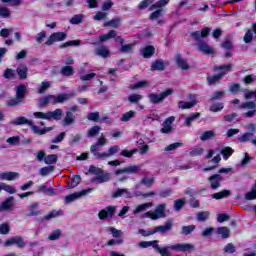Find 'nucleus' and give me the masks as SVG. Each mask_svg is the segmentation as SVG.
<instances>
[{"instance_id": "47", "label": "nucleus", "mask_w": 256, "mask_h": 256, "mask_svg": "<svg viewBox=\"0 0 256 256\" xmlns=\"http://www.w3.org/2000/svg\"><path fill=\"white\" fill-rule=\"evenodd\" d=\"M199 117H201V114L196 112L190 115L188 118H186L185 120L186 127H191V124L193 123V121H195L196 119H199Z\"/></svg>"}, {"instance_id": "23", "label": "nucleus", "mask_w": 256, "mask_h": 256, "mask_svg": "<svg viewBox=\"0 0 256 256\" xmlns=\"http://www.w3.org/2000/svg\"><path fill=\"white\" fill-rule=\"evenodd\" d=\"M63 118V110L58 108L54 111L48 112V121H51V119H54V121H61Z\"/></svg>"}, {"instance_id": "5", "label": "nucleus", "mask_w": 256, "mask_h": 256, "mask_svg": "<svg viewBox=\"0 0 256 256\" xmlns=\"http://www.w3.org/2000/svg\"><path fill=\"white\" fill-rule=\"evenodd\" d=\"M169 95H173V89H167L161 94L151 93L148 95V97L152 103L156 104V103H162V101H165V99H167Z\"/></svg>"}, {"instance_id": "17", "label": "nucleus", "mask_w": 256, "mask_h": 256, "mask_svg": "<svg viewBox=\"0 0 256 256\" xmlns=\"http://www.w3.org/2000/svg\"><path fill=\"white\" fill-rule=\"evenodd\" d=\"M212 189H219L221 187V182L223 181V176L219 174H214L208 178Z\"/></svg>"}, {"instance_id": "57", "label": "nucleus", "mask_w": 256, "mask_h": 256, "mask_svg": "<svg viewBox=\"0 0 256 256\" xmlns=\"http://www.w3.org/2000/svg\"><path fill=\"white\" fill-rule=\"evenodd\" d=\"M55 170V167L53 166H46L40 169V175H42L43 177L49 175V173H53V171Z\"/></svg>"}, {"instance_id": "59", "label": "nucleus", "mask_w": 256, "mask_h": 256, "mask_svg": "<svg viewBox=\"0 0 256 256\" xmlns=\"http://www.w3.org/2000/svg\"><path fill=\"white\" fill-rule=\"evenodd\" d=\"M229 91H230V93H233V95H237V93H239V91H241V84H239V83H233V84L229 87Z\"/></svg>"}, {"instance_id": "37", "label": "nucleus", "mask_w": 256, "mask_h": 256, "mask_svg": "<svg viewBox=\"0 0 256 256\" xmlns=\"http://www.w3.org/2000/svg\"><path fill=\"white\" fill-rule=\"evenodd\" d=\"M216 233L218 235H221L222 239H229V236L231 235V230H229L227 227H219Z\"/></svg>"}, {"instance_id": "11", "label": "nucleus", "mask_w": 256, "mask_h": 256, "mask_svg": "<svg viewBox=\"0 0 256 256\" xmlns=\"http://www.w3.org/2000/svg\"><path fill=\"white\" fill-rule=\"evenodd\" d=\"M170 249L172 251L187 253V251H193V249H195V246L193 244L182 243V244L171 245Z\"/></svg>"}, {"instance_id": "27", "label": "nucleus", "mask_w": 256, "mask_h": 256, "mask_svg": "<svg viewBox=\"0 0 256 256\" xmlns=\"http://www.w3.org/2000/svg\"><path fill=\"white\" fill-rule=\"evenodd\" d=\"M150 207H153V202L140 204L133 210V214L137 215L139 213H144V211H147V209H149Z\"/></svg>"}, {"instance_id": "15", "label": "nucleus", "mask_w": 256, "mask_h": 256, "mask_svg": "<svg viewBox=\"0 0 256 256\" xmlns=\"http://www.w3.org/2000/svg\"><path fill=\"white\" fill-rule=\"evenodd\" d=\"M173 123H175V117L170 116L168 117L162 124L161 133L169 134L173 131Z\"/></svg>"}, {"instance_id": "7", "label": "nucleus", "mask_w": 256, "mask_h": 256, "mask_svg": "<svg viewBox=\"0 0 256 256\" xmlns=\"http://www.w3.org/2000/svg\"><path fill=\"white\" fill-rule=\"evenodd\" d=\"M67 39V33L65 32H54L52 33L47 41L44 43V45L51 46L53 43H57L60 41H65Z\"/></svg>"}, {"instance_id": "62", "label": "nucleus", "mask_w": 256, "mask_h": 256, "mask_svg": "<svg viewBox=\"0 0 256 256\" xmlns=\"http://www.w3.org/2000/svg\"><path fill=\"white\" fill-rule=\"evenodd\" d=\"M3 77L5 79H13V77H15V70L11 69V68H7L4 71Z\"/></svg>"}, {"instance_id": "9", "label": "nucleus", "mask_w": 256, "mask_h": 256, "mask_svg": "<svg viewBox=\"0 0 256 256\" xmlns=\"http://www.w3.org/2000/svg\"><path fill=\"white\" fill-rule=\"evenodd\" d=\"M116 211H117V207L108 206L99 212L98 217L101 220L111 219L113 215H115Z\"/></svg>"}, {"instance_id": "55", "label": "nucleus", "mask_w": 256, "mask_h": 256, "mask_svg": "<svg viewBox=\"0 0 256 256\" xmlns=\"http://www.w3.org/2000/svg\"><path fill=\"white\" fill-rule=\"evenodd\" d=\"M196 217H197V221H200V222L207 221V219H209V212L207 211L198 212Z\"/></svg>"}, {"instance_id": "38", "label": "nucleus", "mask_w": 256, "mask_h": 256, "mask_svg": "<svg viewBox=\"0 0 256 256\" xmlns=\"http://www.w3.org/2000/svg\"><path fill=\"white\" fill-rule=\"evenodd\" d=\"M0 189L2 191H6V193H9L10 195L17 193V189H15V187H13L7 183H0Z\"/></svg>"}, {"instance_id": "33", "label": "nucleus", "mask_w": 256, "mask_h": 256, "mask_svg": "<svg viewBox=\"0 0 256 256\" xmlns=\"http://www.w3.org/2000/svg\"><path fill=\"white\" fill-rule=\"evenodd\" d=\"M137 112L130 110L122 115L120 121L127 123V121H131V119H135Z\"/></svg>"}, {"instance_id": "2", "label": "nucleus", "mask_w": 256, "mask_h": 256, "mask_svg": "<svg viewBox=\"0 0 256 256\" xmlns=\"http://www.w3.org/2000/svg\"><path fill=\"white\" fill-rule=\"evenodd\" d=\"M233 67V64H227V65H221V66H215L214 71H222L218 75L210 76L207 78L208 85H213L215 83H219L229 71H231V68Z\"/></svg>"}, {"instance_id": "22", "label": "nucleus", "mask_w": 256, "mask_h": 256, "mask_svg": "<svg viewBox=\"0 0 256 256\" xmlns=\"http://www.w3.org/2000/svg\"><path fill=\"white\" fill-rule=\"evenodd\" d=\"M120 149L121 148L118 145L112 146L107 152H102L98 159H109V157H112L115 153H119Z\"/></svg>"}, {"instance_id": "31", "label": "nucleus", "mask_w": 256, "mask_h": 256, "mask_svg": "<svg viewBox=\"0 0 256 256\" xmlns=\"http://www.w3.org/2000/svg\"><path fill=\"white\" fill-rule=\"evenodd\" d=\"M63 215V210H52L46 216H44V221H49Z\"/></svg>"}, {"instance_id": "34", "label": "nucleus", "mask_w": 256, "mask_h": 256, "mask_svg": "<svg viewBox=\"0 0 256 256\" xmlns=\"http://www.w3.org/2000/svg\"><path fill=\"white\" fill-rule=\"evenodd\" d=\"M142 55L145 59H149L150 57H153L155 55V47L153 46H147L142 50Z\"/></svg>"}, {"instance_id": "63", "label": "nucleus", "mask_w": 256, "mask_h": 256, "mask_svg": "<svg viewBox=\"0 0 256 256\" xmlns=\"http://www.w3.org/2000/svg\"><path fill=\"white\" fill-rule=\"evenodd\" d=\"M245 199L247 201H253V199H256V189L252 188V190L245 195Z\"/></svg>"}, {"instance_id": "48", "label": "nucleus", "mask_w": 256, "mask_h": 256, "mask_svg": "<svg viewBox=\"0 0 256 256\" xmlns=\"http://www.w3.org/2000/svg\"><path fill=\"white\" fill-rule=\"evenodd\" d=\"M11 232V226L9 223L5 222L0 225V235H9Z\"/></svg>"}, {"instance_id": "53", "label": "nucleus", "mask_w": 256, "mask_h": 256, "mask_svg": "<svg viewBox=\"0 0 256 256\" xmlns=\"http://www.w3.org/2000/svg\"><path fill=\"white\" fill-rule=\"evenodd\" d=\"M83 17V14L74 15L70 20L71 25H79V23H83Z\"/></svg>"}, {"instance_id": "44", "label": "nucleus", "mask_w": 256, "mask_h": 256, "mask_svg": "<svg viewBox=\"0 0 256 256\" xmlns=\"http://www.w3.org/2000/svg\"><path fill=\"white\" fill-rule=\"evenodd\" d=\"M57 159V154H50L44 158V162L46 165H55V163H57Z\"/></svg>"}, {"instance_id": "49", "label": "nucleus", "mask_w": 256, "mask_h": 256, "mask_svg": "<svg viewBox=\"0 0 256 256\" xmlns=\"http://www.w3.org/2000/svg\"><path fill=\"white\" fill-rule=\"evenodd\" d=\"M197 227L195 225L183 226L181 235H191Z\"/></svg>"}, {"instance_id": "24", "label": "nucleus", "mask_w": 256, "mask_h": 256, "mask_svg": "<svg viewBox=\"0 0 256 256\" xmlns=\"http://www.w3.org/2000/svg\"><path fill=\"white\" fill-rule=\"evenodd\" d=\"M30 127L36 135H45V133H48V131H52L53 127H44L43 129L39 128V126L35 125V123L32 121V124H30Z\"/></svg>"}, {"instance_id": "30", "label": "nucleus", "mask_w": 256, "mask_h": 256, "mask_svg": "<svg viewBox=\"0 0 256 256\" xmlns=\"http://www.w3.org/2000/svg\"><path fill=\"white\" fill-rule=\"evenodd\" d=\"M151 71H165V63L163 60H156L151 65Z\"/></svg>"}, {"instance_id": "29", "label": "nucleus", "mask_w": 256, "mask_h": 256, "mask_svg": "<svg viewBox=\"0 0 256 256\" xmlns=\"http://www.w3.org/2000/svg\"><path fill=\"white\" fill-rule=\"evenodd\" d=\"M51 89V81H43L38 87L37 93L43 95L47 93V90Z\"/></svg>"}, {"instance_id": "19", "label": "nucleus", "mask_w": 256, "mask_h": 256, "mask_svg": "<svg viewBox=\"0 0 256 256\" xmlns=\"http://www.w3.org/2000/svg\"><path fill=\"white\" fill-rule=\"evenodd\" d=\"M173 229V220L166 221L165 225L157 226L154 228L155 233H167Z\"/></svg>"}, {"instance_id": "20", "label": "nucleus", "mask_w": 256, "mask_h": 256, "mask_svg": "<svg viewBox=\"0 0 256 256\" xmlns=\"http://www.w3.org/2000/svg\"><path fill=\"white\" fill-rule=\"evenodd\" d=\"M112 197H114V199H117L119 197L131 199V192L127 188H119L112 194Z\"/></svg>"}, {"instance_id": "1", "label": "nucleus", "mask_w": 256, "mask_h": 256, "mask_svg": "<svg viewBox=\"0 0 256 256\" xmlns=\"http://www.w3.org/2000/svg\"><path fill=\"white\" fill-rule=\"evenodd\" d=\"M211 33V28L204 27L201 31H195L191 33L192 39L195 41H199V43L196 44V47L200 53H203V55H215L217 51H215V48L213 46H210L205 41H201V39H205L206 37H209V34Z\"/></svg>"}, {"instance_id": "40", "label": "nucleus", "mask_w": 256, "mask_h": 256, "mask_svg": "<svg viewBox=\"0 0 256 256\" xmlns=\"http://www.w3.org/2000/svg\"><path fill=\"white\" fill-rule=\"evenodd\" d=\"M201 141H209V139H215V131L208 130L200 135Z\"/></svg>"}, {"instance_id": "35", "label": "nucleus", "mask_w": 256, "mask_h": 256, "mask_svg": "<svg viewBox=\"0 0 256 256\" xmlns=\"http://www.w3.org/2000/svg\"><path fill=\"white\" fill-rule=\"evenodd\" d=\"M220 153L223 156V160L227 161V159H229V157H231V155H233V153H235V150H233V148L227 146V147L223 148L220 151Z\"/></svg>"}, {"instance_id": "52", "label": "nucleus", "mask_w": 256, "mask_h": 256, "mask_svg": "<svg viewBox=\"0 0 256 256\" xmlns=\"http://www.w3.org/2000/svg\"><path fill=\"white\" fill-rule=\"evenodd\" d=\"M17 73L20 79H27V66H20L17 68Z\"/></svg>"}, {"instance_id": "46", "label": "nucleus", "mask_w": 256, "mask_h": 256, "mask_svg": "<svg viewBox=\"0 0 256 256\" xmlns=\"http://www.w3.org/2000/svg\"><path fill=\"white\" fill-rule=\"evenodd\" d=\"M231 195V191L223 190L221 192L214 193L212 195L213 199H225V197H229Z\"/></svg>"}, {"instance_id": "50", "label": "nucleus", "mask_w": 256, "mask_h": 256, "mask_svg": "<svg viewBox=\"0 0 256 256\" xmlns=\"http://www.w3.org/2000/svg\"><path fill=\"white\" fill-rule=\"evenodd\" d=\"M119 23H121V18H114L110 21L104 23V27H119Z\"/></svg>"}, {"instance_id": "18", "label": "nucleus", "mask_w": 256, "mask_h": 256, "mask_svg": "<svg viewBox=\"0 0 256 256\" xmlns=\"http://www.w3.org/2000/svg\"><path fill=\"white\" fill-rule=\"evenodd\" d=\"M15 179H19V173L0 172V181H15Z\"/></svg>"}, {"instance_id": "60", "label": "nucleus", "mask_w": 256, "mask_h": 256, "mask_svg": "<svg viewBox=\"0 0 256 256\" xmlns=\"http://www.w3.org/2000/svg\"><path fill=\"white\" fill-rule=\"evenodd\" d=\"M59 237H61V230L57 229L54 230L48 237V239L50 241H57V239H59Z\"/></svg>"}, {"instance_id": "13", "label": "nucleus", "mask_w": 256, "mask_h": 256, "mask_svg": "<svg viewBox=\"0 0 256 256\" xmlns=\"http://www.w3.org/2000/svg\"><path fill=\"white\" fill-rule=\"evenodd\" d=\"M92 189L82 190L80 192H76L73 194H70L65 197L66 203H72V201H76V199H81V197H85L88 193H91Z\"/></svg>"}, {"instance_id": "10", "label": "nucleus", "mask_w": 256, "mask_h": 256, "mask_svg": "<svg viewBox=\"0 0 256 256\" xmlns=\"http://www.w3.org/2000/svg\"><path fill=\"white\" fill-rule=\"evenodd\" d=\"M188 99H191L190 102L187 101H179L178 102V107L179 109H192V107H195L199 103L197 101V97L195 95H189Z\"/></svg>"}, {"instance_id": "56", "label": "nucleus", "mask_w": 256, "mask_h": 256, "mask_svg": "<svg viewBox=\"0 0 256 256\" xmlns=\"http://www.w3.org/2000/svg\"><path fill=\"white\" fill-rule=\"evenodd\" d=\"M203 151H204L203 148H201V147H196V148H193V149L189 152V155H190V157H199V155H203Z\"/></svg>"}, {"instance_id": "58", "label": "nucleus", "mask_w": 256, "mask_h": 256, "mask_svg": "<svg viewBox=\"0 0 256 256\" xmlns=\"http://www.w3.org/2000/svg\"><path fill=\"white\" fill-rule=\"evenodd\" d=\"M238 109H256L255 102H244L238 106Z\"/></svg>"}, {"instance_id": "14", "label": "nucleus", "mask_w": 256, "mask_h": 256, "mask_svg": "<svg viewBox=\"0 0 256 256\" xmlns=\"http://www.w3.org/2000/svg\"><path fill=\"white\" fill-rule=\"evenodd\" d=\"M73 97H75V93H63L58 96L53 95V105L65 103V101H69V99H73Z\"/></svg>"}, {"instance_id": "12", "label": "nucleus", "mask_w": 256, "mask_h": 256, "mask_svg": "<svg viewBox=\"0 0 256 256\" xmlns=\"http://www.w3.org/2000/svg\"><path fill=\"white\" fill-rule=\"evenodd\" d=\"M11 245H17V247L23 249V247H25V241H23V238L21 236H14L6 240L4 243L5 247H11Z\"/></svg>"}, {"instance_id": "45", "label": "nucleus", "mask_w": 256, "mask_h": 256, "mask_svg": "<svg viewBox=\"0 0 256 256\" xmlns=\"http://www.w3.org/2000/svg\"><path fill=\"white\" fill-rule=\"evenodd\" d=\"M79 183H81V176L76 175L72 178V181L68 183L67 188L75 189V187H77V185H79Z\"/></svg>"}, {"instance_id": "21", "label": "nucleus", "mask_w": 256, "mask_h": 256, "mask_svg": "<svg viewBox=\"0 0 256 256\" xmlns=\"http://www.w3.org/2000/svg\"><path fill=\"white\" fill-rule=\"evenodd\" d=\"M13 196H10L9 198H7L5 201H3L0 204V213L3 211H11V209H13V206L15 205L13 203Z\"/></svg>"}, {"instance_id": "6", "label": "nucleus", "mask_w": 256, "mask_h": 256, "mask_svg": "<svg viewBox=\"0 0 256 256\" xmlns=\"http://www.w3.org/2000/svg\"><path fill=\"white\" fill-rule=\"evenodd\" d=\"M104 145H107V138H105V136H102L98 138L97 142L90 147V152L92 153V155H94V157H96V159L101 157L100 156L101 152H99V147H104Z\"/></svg>"}, {"instance_id": "4", "label": "nucleus", "mask_w": 256, "mask_h": 256, "mask_svg": "<svg viewBox=\"0 0 256 256\" xmlns=\"http://www.w3.org/2000/svg\"><path fill=\"white\" fill-rule=\"evenodd\" d=\"M145 215L153 221L163 219L165 217V204H159L154 211H148Z\"/></svg>"}, {"instance_id": "39", "label": "nucleus", "mask_w": 256, "mask_h": 256, "mask_svg": "<svg viewBox=\"0 0 256 256\" xmlns=\"http://www.w3.org/2000/svg\"><path fill=\"white\" fill-rule=\"evenodd\" d=\"M27 91V87L25 85H20L18 86L16 90V97L20 100L23 101L25 99V93Z\"/></svg>"}, {"instance_id": "54", "label": "nucleus", "mask_w": 256, "mask_h": 256, "mask_svg": "<svg viewBox=\"0 0 256 256\" xmlns=\"http://www.w3.org/2000/svg\"><path fill=\"white\" fill-rule=\"evenodd\" d=\"M143 99V95L140 94H131L128 96L129 103H139Z\"/></svg>"}, {"instance_id": "25", "label": "nucleus", "mask_w": 256, "mask_h": 256, "mask_svg": "<svg viewBox=\"0 0 256 256\" xmlns=\"http://www.w3.org/2000/svg\"><path fill=\"white\" fill-rule=\"evenodd\" d=\"M176 63L180 69H183L184 71H187V69L190 68L189 63H187V60H185L183 57H181V54H177L176 57Z\"/></svg>"}, {"instance_id": "42", "label": "nucleus", "mask_w": 256, "mask_h": 256, "mask_svg": "<svg viewBox=\"0 0 256 256\" xmlns=\"http://www.w3.org/2000/svg\"><path fill=\"white\" fill-rule=\"evenodd\" d=\"M33 120H29L24 116H20L18 118H16V120L13 122L15 125H28L30 127V125H32Z\"/></svg>"}, {"instance_id": "32", "label": "nucleus", "mask_w": 256, "mask_h": 256, "mask_svg": "<svg viewBox=\"0 0 256 256\" xmlns=\"http://www.w3.org/2000/svg\"><path fill=\"white\" fill-rule=\"evenodd\" d=\"M61 75L64 77H71L75 74L73 66H63L60 70Z\"/></svg>"}, {"instance_id": "26", "label": "nucleus", "mask_w": 256, "mask_h": 256, "mask_svg": "<svg viewBox=\"0 0 256 256\" xmlns=\"http://www.w3.org/2000/svg\"><path fill=\"white\" fill-rule=\"evenodd\" d=\"M95 54L99 57H103L104 59H107V57H111L109 49L106 46H100L96 48Z\"/></svg>"}, {"instance_id": "16", "label": "nucleus", "mask_w": 256, "mask_h": 256, "mask_svg": "<svg viewBox=\"0 0 256 256\" xmlns=\"http://www.w3.org/2000/svg\"><path fill=\"white\" fill-rule=\"evenodd\" d=\"M27 211V217H37L39 215H43V211L39 210V203L37 202H33L31 206H28Z\"/></svg>"}, {"instance_id": "36", "label": "nucleus", "mask_w": 256, "mask_h": 256, "mask_svg": "<svg viewBox=\"0 0 256 256\" xmlns=\"http://www.w3.org/2000/svg\"><path fill=\"white\" fill-rule=\"evenodd\" d=\"M49 103L53 105V95H47L39 99V107H47Z\"/></svg>"}, {"instance_id": "64", "label": "nucleus", "mask_w": 256, "mask_h": 256, "mask_svg": "<svg viewBox=\"0 0 256 256\" xmlns=\"http://www.w3.org/2000/svg\"><path fill=\"white\" fill-rule=\"evenodd\" d=\"M171 246L162 247L158 253H160L161 256H171Z\"/></svg>"}, {"instance_id": "43", "label": "nucleus", "mask_w": 256, "mask_h": 256, "mask_svg": "<svg viewBox=\"0 0 256 256\" xmlns=\"http://www.w3.org/2000/svg\"><path fill=\"white\" fill-rule=\"evenodd\" d=\"M72 123H75V115H73L71 112H66V116L63 119V125H72Z\"/></svg>"}, {"instance_id": "51", "label": "nucleus", "mask_w": 256, "mask_h": 256, "mask_svg": "<svg viewBox=\"0 0 256 256\" xmlns=\"http://www.w3.org/2000/svg\"><path fill=\"white\" fill-rule=\"evenodd\" d=\"M155 183V178L154 177H148L144 176L141 180V184L145 185L146 187H151Z\"/></svg>"}, {"instance_id": "3", "label": "nucleus", "mask_w": 256, "mask_h": 256, "mask_svg": "<svg viewBox=\"0 0 256 256\" xmlns=\"http://www.w3.org/2000/svg\"><path fill=\"white\" fill-rule=\"evenodd\" d=\"M169 1L171 0H159L150 6V11H154L150 14L151 21H154V19H159V17H161V14L163 13V7L169 5Z\"/></svg>"}, {"instance_id": "8", "label": "nucleus", "mask_w": 256, "mask_h": 256, "mask_svg": "<svg viewBox=\"0 0 256 256\" xmlns=\"http://www.w3.org/2000/svg\"><path fill=\"white\" fill-rule=\"evenodd\" d=\"M138 171H141V165H132V166H126L124 168L118 169L114 172V175L116 177H119V175H123L125 173H130V175L137 174Z\"/></svg>"}, {"instance_id": "28", "label": "nucleus", "mask_w": 256, "mask_h": 256, "mask_svg": "<svg viewBox=\"0 0 256 256\" xmlns=\"http://www.w3.org/2000/svg\"><path fill=\"white\" fill-rule=\"evenodd\" d=\"M111 179L110 173L99 174L97 177L93 178L92 183H107Z\"/></svg>"}, {"instance_id": "41", "label": "nucleus", "mask_w": 256, "mask_h": 256, "mask_svg": "<svg viewBox=\"0 0 256 256\" xmlns=\"http://www.w3.org/2000/svg\"><path fill=\"white\" fill-rule=\"evenodd\" d=\"M101 131V126H93L91 127L88 132H87V137L89 139L93 138V137H97V135H99V132Z\"/></svg>"}, {"instance_id": "61", "label": "nucleus", "mask_w": 256, "mask_h": 256, "mask_svg": "<svg viewBox=\"0 0 256 256\" xmlns=\"http://www.w3.org/2000/svg\"><path fill=\"white\" fill-rule=\"evenodd\" d=\"M133 47H135L134 44H126V45L122 44L120 53H131L133 51Z\"/></svg>"}]
</instances>
